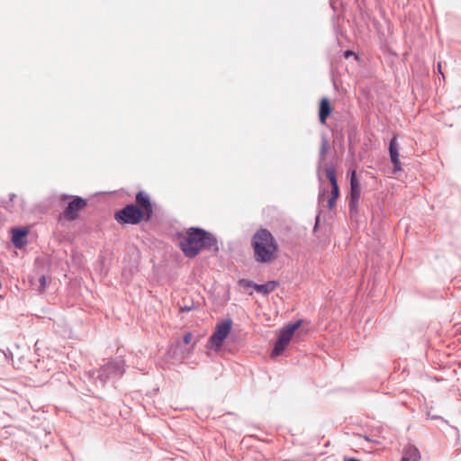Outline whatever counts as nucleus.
<instances>
[{
  "label": "nucleus",
  "mask_w": 461,
  "mask_h": 461,
  "mask_svg": "<svg viewBox=\"0 0 461 461\" xmlns=\"http://www.w3.org/2000/svg\"><path fill=\"white\" fill-rule=\"evenodd\" d=\"M136 202L140 206L139 208L146 215V221H149L153 209L149 195L144 192H139L136 195Z\"/></svg>",
  "instance_id": "nucleus-9"
},
{
  "label": "nucleus",
  "mask_w": 461,
  "mask_h": 461,
  "mask_svg": "<svg viewBox=\"0 0 461 461\" xmlns=\"http://www.w3.org/2000/svg\"><path fill=\"white\" fill-rule=\"evenodd\" d=\"M193 340V334L188 332L186 334L184 335V338H183V341L185 345H188L191 343V341Z\"/></svg>",
  "instance_id": "nucleus-16"
},
{
  "label": "nucleus",
  "mask_w": 461,
  "mask_h": 461,
  "mask_svg": "<svg viewBox=\"0 0 461 461\" xmlns=\"http://www.w3.org/2000/svg\"><path fill=\"white\" fill-rule=\"evenodd\" d=\"M438 69L439 73L443 74L441 71V64L440 63L438 64ZM442 76L444 77V75H442Z\"/></svg>",
  "instance_id": "nucleus-20"
},
{
  "label": "nucleus",
  "mask_w": 461,
  "mask_h": 461,
  "mask_svg": "<svg viewBox=\"0 0 461 461\" xmlns=\"http://www.w3.org/2000/svg\"><path fill=\"white\" fill-rule=\"evenodd\" d=\"M420 454L419 449L414 446H408L404 448L401 461H420Z\"/></svg>",
  "instance_id": "nucleus-13"
},
{
  "label": "nucleus",
  "mask_w": 461,
  "mask_h": 461,
  "mask_svg": "<svg viewBox=\"0 0 461 461\" xmlns=\"http://www.w3.org/2000/svg\"><path fill=\"white\" fill-rule=\"evenodd\" d=\"M232 327V321L230 319L217 324L215 331L211 336L209 342L212 347L220 348L226 338L229 336Z\"/></svg>",
  "instance_id": "nucleus-6"
},
{
  "label": "nucleus",
  "mask_w": 461,
  "mask_h": 461,
  "mask_svg": "<svg viewBox=\"0 0 461 461\" xmlns=\"http://www.w3.org/2000/svg\"><path fill=\"white\" fill-rule=\"evenodd\" d=\"M250 246L257 263L271 264L279 258L280 248L276 239L267 229H258L251 237Z\"/></svg>",
  "instance_id": "nucleus-1"
},
{
  "label": "nucleus",
  "mask_w": 461,
  "mask_h": 461,
  "mask_svg": "<svg viewBox=\"0 0 461 461\" xmlns=\"http://www.w3.org/2000/svg\"><path fill=\"white\" fill-rule=\"evenodd\" d=\"M345 461H360V460L356 459V458H348Z\"/></svg>",
  "instance_id": "nucleus-21"
},
{
  "label": "nucleus",
  "mask_w": 461,
  "mask_h": 461,
  "mask_svg": "<svg viewBox=\"0 0 461 461\" xmlns=\"http://www.w3.org/2000/svg\"><path fill=\"white\" fill-rule=\"evenodd\" d=\"M356 170L350 173V197H349V210L350 212H357L358 202L361 194V186L359 181L356 176Z\"/></svg>",
  "instance_id": "nucleus-8"
},
{
  "label": "nucleus",
  "mask_w": 461,
  "mask_h": 461,
  "mask_svg": "<svg viewBox=\"0 0 461 461\" xmlns=\"http://www.w3.org/2000/svg\"><path fill=\"white\" fill-rule=\"evenodd\" d=\"M40 283H41L40 291L43 292L46 287V277L44 276H41Z\"/></svg>",
  "instance_id": "nucleus-18"
},
{
  "label": "nucleus",
  "mask_w": 461,
  "mask_h": 461,
  "mask_svg": "<svg viewBox=\"0 0 461 461\" xmlns=\"http://www.w3.org/2000/svg\"><path fill=\"white\" fill-rule=\"evenodd\" d=\"M240 285L245 288L247 287H253V285H255L254 283H252L251 281H249V280H246V279H242L240 281Z\"/></svg>",
  "instance_id": "nucleus-17"
},
{
  "label": "nucleus",
  "mask_w": 461,
  "mask_h": 461,
  "mask_svg": "<svg viewBox=\"0 0 461 461\" xmlns=\"http://www.w3.org/2000/svg\"><path fill=\"white\" fill-rule=\"evenodd\" d=\"M179 246L188 258H194L203 249L218 251V242L215 237L200 228H190L180 236Z\"/></svg>",
  "instance_id": "nucleus-2"
},
{
  "label": "nucleus",
  "mask_w": 461,
  "mask_h": 461,
  "mask_svg": "<svg viewBox=\"0 0 461 461\" xmlns=\"http://www.w3.org/2000/svg\"><path fill=\"white\" fill-rule=\"evenodd\" d=\"M389 154L392 163L394 166V171L402 170V164L400 161V154L398 151V142L396 136H393L389 143Z\"/></svg>",
  "instance_id": "nucleus-10"
},
{
  "label": "nucleus",
  "mask_w": 461,
  "mask_h": 461,
  "mask_svg": "<svg viewBox=\"0 0 461 461\" xmlns=\"http://www.w3.org/2000/svg\"><path fill=\"white\" fill-rule=\"evenodd\" d=\"M191 310H192V307H191V306L180 307V309H179V311H180L181 312H189V311H191Z\"/></svg>",
  "instance_id": "nucleus-19"
},
{
  "label": "nucleus",
  "mask_w": 461,
  "mask_h": 461,
  "mask_svg": "<svg viewBox=\"0 0 461 461\" xmlns=\"http://www.w3.org/2000/svg\"><path fill=\"white\" fill-rule=\"evenodd\" d=\"M325 175L330 182L331 191L329 192L324 188L321 189L319 194V203H323L327 202L326 207L332 210L336 207L337 200L339 196L336 170L332 167H327L325 168Z\"/></svg>",
  "instance_id": "nucleus-3"
},
{
  "label": "nucleus",
  "mask_w": 461,
  "mask_h": 461,
  "mask_svg": "<svg viewBox=\"0 0 461 461\" xmlns=\"http://www.w3.org/2000/svg\"><path fill=\"white\" fill-rule=\"evenodd\" d=\"M332 109L330 102L327 97H322L319 104V120L321 124L325 125L328 117L331 114Z\"/></svg>",
  "instance_id": "nucleus-11"
},
{
  "label": "nucleus",
  "mask_w": 461,
  "mask_h": 461,
  "mask_svg": "<svg viewBox=\"0 0 461 461\" xmlns=\"http://www.w3.org/2000/svg\"><path fill=\"white\" fill-rule=\"evenodd\" d=\"M26 229H13L12 230V241L16 248H22L25 244L24 238L27 235Z\"/></svg>",
  "instance_id": "nucleus-12"
},
{
  "label": "nucleus",
  "mask_w": 461,
  "mask_h": 461,
  "mask_svg": "<svg viewBox=\"0 0 461 461\" xmlns=\"http://www.w3.org/2000/svg\"><path fill=\"white\" fill-rule=\"evenodd\" d=\"M329 148H330L329 141L327 140H323L321 142V149H320L321 156L322 158H324V156L328 152Z\"/></svg>",
  "instance_id": "nucleus-15"
},
{
  "label": "nucleus",
  "mask_w": 461,
  "mask_h": 461,
  "mask_svg": "<svg viewBox=\"0 0 461 461\" xmlns=\"http://www.w3.org/2000/svg\"><path fill=\"white\" fill-rule=\"evenodd\" d=\"M277 286L276 282H268L266 285H253V288L261 294H267L270 292H273Z\"/></svg>",
  "instance_id": "nucleus-14"
},
{
  "label": "nucleus",
  "mask_w": 461,
  "mask_h": 461,
  "mask_svg": "<svg viewBox=\"0 0 461 461\" xmlns=\"http://www.w3.org/2000/svg\"><path fill=\"white\" fill-rule=\"evenodd\" d=\"M301 325L302 321H298L293 324L288 325L280 332L279 338L272 351V357H277L285 351V349L292 340L294 332L299 329Z\"/></svg>",
  "instance_id": "nucleus-5"
},
{
  "label": "nucleus",
  "mask_w": 461,
  "mask_h": 461,
  "mask_svg": "<svg viewBox=\"0 0 461 461\" xmlns=\"http://www.w3.org/2000/svg\"><path fill=\"white\" fill-rule=\"evenodd\" d=\"M114 219L122 224L136 225L143 220L146 221V215L137 205L128 204L115 212Z\"/></svg>",
  "instance_id": "nucleus-4"
},
{
  "label": "nucleus",
  "mask_w": 461,
  "mask_h": 461,
  "mask_svg": "<svg viewBox=\"0 0 461 461\" xmlns=\"http://www.w3.org/2000/svg\"><path fill=\"white\" fill-rule=\"evenodd\" d=\"M86 205L87 202L85 199L79 196L74 197L62 212V217L68 221H74L78 217L79 212L83 211Z\"/></svg>",
  "instance_id": "nucleus-7"
}]
</instances>
